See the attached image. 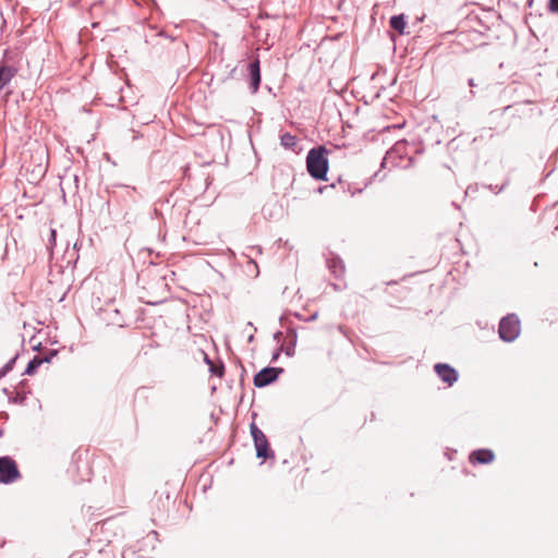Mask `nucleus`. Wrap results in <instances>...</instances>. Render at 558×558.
I'll list each match as a JSON object with an SVG mask.
<instances>
[{
    "instance_id": "obj_1",
    "label": "nucleus",
    "mask_w": 558,
    "mask_h": 558,
    "mask_svg": "<svg viewBox=\"0 0 558 558\" xmlns=\"http://www.w3.org/2000/svg\"><path fill=\"white\" fill-rule=\"evenodd\" d=\"M328 150L325 146L313 148L308 151L306 158L307 171L316 180H326L328 170Z\"/></svg>"
},
{
    "instance_id": "obj_2",
    "label": "nucleus",
    "mask_w": 558,
    "mask_h": 558,
    "mask_svg": "<svg viewBox=\"0 0 558 558\" xmlns=\"http://www.w3.org/2000/svg\"><path fill=\"white\" fill-rule=\"evenodd\" d=\"M21 477L16 462L10 457H0V483L12 484Z\"/></svg>"
},
{
    "instance_id": "obj_3",
    "label": "nucleus",
    "mask_w": 558,
    "mask_h": 558,
    "mask_svg": "<svg viewBox=\"0 0 558 558\" xmlns=\"http://www.w3.org/2000/svg\"><path fill=\"white\" fill-rule=\"evenodd\" d=\"M520 333V320L515 315H508L500 320L499 336L504 341H513Z\"/></svg>"
},
{
    "instance_id": "obj_4",
    "label": "nucleus",
    "mask_w": 558,
    "mask_h": 558,
    "mask_svg": "<svg viewBox=\"0 0 558 558\" xmlns=\"http://www.w3.org/2000/svg\"><path fill=\"white\" fill-rule=\"evenodd\" d=\"M251 434L254 439L256 456L263 459L271 457L272 452L269 449V444L265 434L254 423L251 425Z\"/></svg>"
},
{
    "instance_id": "obj_5",
    "label": "nucleus",
    "mask_w": 558,
    "mask_h": 558,
    "mask_svg": "<svg viewBox=\"0 0 558 558\" xmlns=\"http://www.w3.org/2000/svg\"><path fill=\"white\" fill-rule=\"evenodd\" d=\"M281 372H282L281 368H276V367L263 368L254 376V380H253L254 385L256 387H265V386L274 383L278 378L279 373H281Z\"/></svg>"
},
{
    "instance_id": "obj_6",
    "label": "nucleus",
    "mask_w": 558,
    "mask_h": 558,
    "mask_svg": "<svg viewBox=\"0 0 558 558\" xmlns=\"http://www.w3.org/2000/svg\"><path fill=\"white\" fill-rule=\"evenodd\" d=\"M434 368L441 380L449 386H452L458 380V373L450 365L438 363Z\"/></svg>"
},
{
    "instance_id": "obj_7",
    "label": "nucleus",
    "mask_w": 558,
    "mask_h": 558,
    "mask_svg": "<svg viewBox=\"0 0 558 558\" xmlns=\"http://www.w3.org/2000/svg\"><path fill=\"white\" fill-rule=\"evenodd\" d=\"M494 459H495V454L489 449L475 450V451L471 452V454L469 457V461L472 464H477V463L487 464V463L493 462Z\"/></svg>"
},
{
    "instance_id": "obj_8",
    "label": "nucleus",
    "mask_w": 558,
    "mask_h": 558,
    "mask_svg": "<svg viewBox=\"0 0 558 558\" xmlns=\"http://www.w3.org/2000/svg\"><path fill=\"white\" fill-rule=\"evenodd\" d=\"M248 72L251 77V88L253 93L258 90L260 84V69H259V60L256 59L248 65Z\"/></svg>"
},
{
    "instance_id": "obj_9",
    "label": "nucleus",
    "mask_w": 558,
    "mask_h": 558,
    "mask_svg": "<svg viewBox=\"0 0 558 558\" xmlns=\"http://www.w3.org/2000/svg\"><path fill=\"white\" fill-rule=\"evenodd\" d=\"M16 69L13 66L2 65L0 66V90H2L10 81L15 76Z\"/></svg>"
},
{
    "instance_id": "obj_10",
    "label": "nucleus",
    "mask_w": 558,
    "mask_h": 558,
    "mask_svg": "<svg viewBox=\"0 0 558 558\" xmlns=\"http://www.w3.org/2000/svg\"><path fill=\"white\" fill-rule=\"evenodd\" d=\"M328 267L336 277H341L344 274V265L339 257L328 259Z\"/></svg>"
},
{
    "instance_id": "obj_11",
    "label": "nucleus",
    "mask_w": 558,
    "mask_h": 558,
    "mask_svg": "<svg viewBox=\"0 0 558 558\" xmlns=\"http://www.w3.org/2000/svg\"><path fill=\"white\" fill-rule=\"evenodd\" d=\"M280 143L284 148L292 149L294 151L296 149L298 141L291 133H283L280 137Z\"/></svg>"
},
{
    "instance_id": "obj_12",
    "label": "nucleus",
    "mask_w": 558,
    "mask_h": 558,
    "mask_svg": "<svg viewBox=\"0 0 558 558\" xmlns=\"http://www.w3.org/2000/svg\"><path fill=\"white\" fill-rule=\"evenodd\" d=\"M390 27L397 31L399 34H403L405 28L404 15L400 14L392 16L390 19Z\"/></svg>"
},
{
    "instance_id": "obj_13",
    "label": "nucleus",
    "mask_w": 558,
    "mask_h": 558,
    "mask_svg": "<svg viewBox=\"0 0 558 558\" xmlns=\"http://www.w3.org/2000/svg\"><path fill=\"white\" fill-rule=\"evenodd\" d=\"M43 359L35 356L27 365L25 374L34 375L36 369L43 364Z\"/></svg>"
},
{
    "instance_id": "obj_14",
    "label": "nucleus",
    "mask_w": 558,
    "mask_h": 558,
    "mask_svg": "<svg viewBox=\"0 0 558 558\" xmlns=\"http://www.w3.org/2000/svg\"><path fill=\"white\" fill-rule=\"evenodd\" d=\"M548 9L551 12H557L558 13V0H549Z\"/></svg>"
},
{
    "instance_id": "obj_15",
    "label": "nucleus",
    "mask_w": 558,
    "mask_h": 558,
    "mask_svg": "<svg viewBox=\"0 0 558 558\" xmlns=\"http://www.w3.org/2000/svg\"><path fill=\"white\" fill-rule=\"evenodd\" d=\"M49 243H50V246H54L56 245V230L54 229H51L50 230V240H49Z\"/></svg>"
},
{
    "instance_id": "obj_16",
    "label": "nucleus",
    "mask_w": 558,
    "mask_h": 558,
    "mask_svg": "<svg viewBox=\"0 0 558 558\" xmlns=\"http://www.w3.org/2000/svg\"><path fill=\"white\" fill-rule=\"evenodd\" d=\"M13 362H14V360H12L10 363H8L4 366L3 371L1 372V375H4L7 372H9L11 369V365H12Z\"/></svg>"
},
{
    "instance_id": "obj_17",
    "label": "nucleus",
    "mask_w": 558,
    "mask_h": 558,
    "mask_svg": "<svg viewBox=\"0 0 558 558\" xmlns=\"http://www.w3.org/2000/svg\"><path fill=\"white\" fill-rule=\"evenodd\" d=\"M469 84H470V86H474V81H473V80H470V81H469Z\"/></svg>"
}]
</instances>
